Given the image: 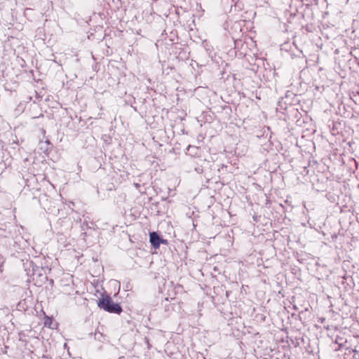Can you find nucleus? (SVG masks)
I'll list each match as a JSON object with an SVG mask.
<instances>
[{
	"label": "nucleus",
	"mask_w": 359,
	"mask_h": 359,
	"mask_svg": "<svg viewBox=\"0 0 359 359\" xmlns=\"http://www.w3.org/2000/svg\"><path fill=\"white\" fill-rule=\"evenodd\" d=\"M97 306L101 309L111 313L120 314L123 311L121 305L114 303L109 295L99 299Z\"/></svg>",
	"instance_id": "obj_1"
},
{
	"label": "nucleus",
	"mask_w": 359,
	"mask_h": 359,
	"mask_svg": "<svg viewBox=\"0 0 359 359\" xmlns=\"http://www.w3.org/2000/svg\"><path fill=\"white\" fill-rule=\"evenodd\" d=\"M160 237L159 234L155 231L149 233L150 243L155 249H158L160 247Z\"/></svg>",
	"instance_id": "obj_2"
},
{
	"label": "nucleus",
	"mask_w": 359,
	"mask_h": 359,
	"mask_svg": "<svg viewBox=\"0 0 359 359\" xmlns=\"http://www.w3.org/2000/svg\"><path fill=\"white\" fill-rule=\"evenodd\" d=\"M52 323H53V318L46 316L44 319V326L51 327Z\"/></svg>",
	"instance_id": "obj_3"
},
{
	"label": "nucleus",
	"mask_w": 359,
	"mask_h": 359,
	"mask_svg": "<svg viewBox=\"0 0 359 359\" xmlns=\"http://www.w3.org/2000/svg\"><path fill=\"white\" fill-rule=\"evenodd\" d=\"M187 151H190L191 153H192V154H196V151L198 150V147L192 145H189L187 148Z\"/></svg>",
	"instance_id": "obj_4"
},
{
	"label": "nucleus",
	"mask_w": 359,
	"mask_h": 359,
	"mask_svg": "<svg viewBox=\"0 0 359 359\" xmlns=\"http://www.w3.org/2000/svg\"><path fill=\"white\" fill-rule=\"evenodd\" d=\"M301 338H297V337H295V341H294L293 339H292V338H290V340L292 341V344L294 346H299V339H300Z\"/></svg>",
	"instance_id": "obj_5"
},
{
	"label": "nucleus",
	"mask_w": 359,
	"mask_h": 359,
	"mask_svg": "<svg viewBox=\"0 0 359 359\" xmlns=\"http://www.w3.org/2000/svg\"><path fill=\"white\" fill-rule=\"evenodd\" d=\"M19 336V340L20 341H25V338L26 337V334L23 332H20L18 333Z\"/></svg>",
	"instance_id": "obj_6"
},
{
	"label": "nucleus",
	"mask_w": 359,
	"mask_h": 359,
	"mask_svg": "<svg viewBox=\"0 0 359 359\" xmlns=\"http://www.w3.org/2000/svg\"><path fill=\"white\" fill-rule=\"evenodd\" d=\"M195 171L197 172V173H202L203 170V168L201 166H198V167H196L195 168Z\"/></svg>",
	"instance_id": "obj_7"
},
{
	"label": "nucleus",
	"mask_w": 359,
	"mask_h": 359,
	"mask_svg": "<svg viewBox=\"0 0 359 359\" xmlns=\"http://www.w3.org/2000/svg\"><path fill=\"white\" fill-rule=\"evenodd\" d=\"M160 245L162 243V244H165V245H168V242L166 239H163V238L160 237Z\"/></svg>",
	"instance_id": "obj_8"
},
{
	"label": "nucleus",
	"mask_w": 359,
	"mask_h": 359,
	"mask_svg": "<svg viewBox=\"0 0 359 359\" xmlns=\"http://www.w3.org/2000/svg\"><path fill=\"white\" fill-rule=\"evenodd\" d=\"M241 41H234V43H235V48H236V46L238 45L239 43H241Z\"/></svg>",
	"instance_id": "obj_9"
},
{
	"label": "nucleus",
	"mask_w": 359,
	"mask_h": 359,
	"mask_svg": "<svg viewBox=\"0 0 359 359\" xmlns=\"http://www.w3.org/2000/svg\"><path fill=\"white\" fill-rule=\"evenodd\" d=\"M32 264H33V262H27L25 264V265L32 266Z\"/></svg>",
	"instance_id": "obj_10"
},
{
	"label": "nucleus",
	"mask_w": 359,
	"mask_h": 359,
	"mask_svg": "<svg viewBox=\"0 0 359 359\" xmlns=\"http://www.w3.org/2000/svg\"><path fill=\"white\" fill-rule=\"evenodd\" d=\"M134 185L137 189H138L140 187V185L137 183H135Z\"/></svg>",
	"instance_id": "obj_11"
},
{
	"label": "nucleus",
	"mask_w": 359,
	"mask_h": 359,
	"mask_svg": "<svg viewBox=\"0 0 359 359\" xmlns=\"http://www.w3.org/2000/svg\"><path fill=\"white\" fill-rule=\"evenodd\" d=\"M27 275L29 276H34V272L31 274L29 271V272H27Z\"/></svg>",
	"instance_id": "obj_12"
},
{
	"label": "nucleus",
	"mask_w": 359,
	"mask_h": 359,
	"mask_svg": "<svg viewBox=\"0 0 359 359\" xmlns=\"http://www.w3.org/2000/svg\"><path fill=\"white\" fill-rule=\"evenodd\" d=\"M84 225H86V226L88 227V223H86V222H83V226H84ZM82 227L83 228V226H82Z\"/></svg>",
	"instance_id": "obj_13"
}]
</instances>
